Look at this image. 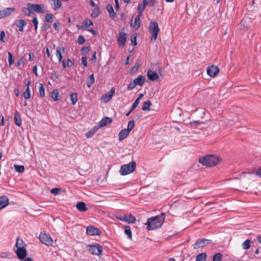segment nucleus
Masks as SVG:
<instances>
[{
  "mask_svg": "<svg viewBox=\"0 0 261 261\" xmlns=\"http://www.w3.org/2000/svg\"><path fill=\"white\" fill-rule=\"evenodd\" d=\"M24 63L23 59L22 58H20L17 63V66L19 67L21 65L23 64Z\"/></svg>",
  "mask_w": 261,
  "mask_h": 261,
  "instance_id": "e2e57ef3",
  "label": "nucleus"
},
{
  "mask_svg": "<svg viewBox=\"0 0 261 261\" xmlns=\"http://www.w3.org/2000/svg\"><path fill=\"white\" fill-rule=\"evenodd\" d=\"M65 53V48L64 47H58L56 48V56L59 62H61L63 59L62 54Z\"/></svg>",
  "mask_w": 261,
  "mask_h": 261,
  "instance_id": "f3484780",
  "label": "nucleus"
},
{
  "mask_svg": "<svg viewBox=\"0 0 261 261\" xmlns=\"http://www.w3.org/2000/svg\"><path fill=\"white\" fill-rule=\"evenodd\" d=\"M136 86V85L135 84V83L133 81L132 83H130L127 86V90H131L134 89Z\"/></svg>",
  "mask_w": 261,
  "mask_h": 261,
  "instance_id": "603ef678",
  "label": "nucleus"
},
{
  "mask_svg": "<svg viewBox=\"0 0 261 261\" xmlns=\"http://www.w3.org/2000/svg\"><path fill=\"white\" fill-rule=\"evenodd\" d=\"M107 9L109 13L110 16L112 18H114L116 16V14L114 11V9H113L112 5L111 4L108 5V6L107 7Z\"/></svg>",
  "mask_w": 261,
  "mask_h": 261,
  "instance_id": "a878e982",
  "label": "nucleus"
},
{
  "mask_svg": "<svg viewBox=\"0 0 261 261\" xmlns=\"http://www.w3.org/2000/svg\"><path fill=\"white\" fill-rule=\"evenodd\" d=\"M33 71L34 73L36 76H38V73H37V66L36 65H35V66H34L33 67Z\"/></svg>",
  "mask_w": 261,
  "mask_h": 261,
  "instance_id": "338daca9",
  "label": "nucleus"
},
{
  "mask_svg": "<svg viewBox=\"0 0 261 261\" xmlns=\"http://www.w3.org/2000/svg\"><path fill=\"white\" fill-rule=\"evenodd\" d=\"M39 85V94L41 97H44L45 96V89L43 85L40 83Z\"/></svg>",
  "mask_w": 261,
  "mask_h": 261,
  "instance_id": "c03bdc74",
  "label": "nucleus"
},
{
  "mask_svg": "<svg viewBox=\"0 0 261 261\" xmlns=\"http://www.w3.org/2000/svg\"><path fill=\"white\" fill-rule=\"evenodd\" d=\"M89 51V48L87 46L83 47L81 49V52L82 55L86 54Z\"/></svg>",
  "mask_w": 261,
  "mask_h": 261,
  "instance_id": "6e6d98bb",
  "label": "nucleus"
},
{
  "mask_svg": "<svg viewBox=\"0 0 261 261\" xmlns=\"http://www.w3.org/2000/svg\"><path fill=\"white\" fill-rule=\"evenodd\" d=\"M100 13V11L99 8L98 6H96L93 10L91 16L92 18H96L99 15Z\"/></svg>",
  "mask_w": 261,
  "mask_h": 261,
  "instance_id": "cd10ccee",
  "label": "nucleus"
},
{
  "mask_svg": "<svg viewBox=\"0 0 261 261\" xmlns=\"http://www.w3.org/2000/svg\"><path fill=\"white\" fill-rule=\"evenodd\" d=\"M6 36L5 32L4 31H2L0 33V40L4 42L5 41V37Z\"/></svg>",
  "mask_w": 261,
  "mask_h": 261,
  "instance_id": "864d4df0",
  "label": "nucleus"
},
{
  "mask_svg": "<svg viewBox=\"0 0 261 261\" xmlns=\"http://www.w3.org/2000/svg\"><path fill=\"white\" fill-rule=\"evenodd\" d=\"M95 79L94 77L93 74H91L88 79V81H87V85L88 87L90 88L91 85L94 83Z\"/></svg>",
  "mask_w": 261,
  "mask_h": 261,
  "instance_id": "72a5a7b5",
  "label": "nucleus"
},
{
  "mask_svg": "<svg viewBox=\"0 0 261 261\" xmlns=\"http://www.w3.org/2000/svg\"><path fill=\"white\" fill-rule=\"evenodd\" d=\"M87 233L91 236H99L101 231L97 228L90 226L87 228Z\"/></svg>",
  "mask_w": 261,
  "mask_h": 261,
  "instance_id": "f8f14e48",
  "label": "nucleus"
},
{
  "mask_svg": "<svg viewBox=\"0 0 261 261\" xmlns=\"http://www.w3.org/2000/svg\"><path fill=\"white\" fill-rule=\"evenodd\" d=\"M76 208L81 212H85L87 210L86 204L84 202H79L76 204Z\"/></svg>",
  "mask_w": 261,
  "mask_h": 261,
  "instance_id": "5701e85b",
  "label": "nucleus"
},
{
  "mask_svg": "<svg viewBox=\"0 0 261 261\" xmlns=\"http://www.w3.org/2000/svg\"><path fill=\"white\" fill-rule=\"evenodd\" d=\"M70 98L71 101V103L73 105H74L76 103L77 100V94L75 93L71 94L70 95Z\"/></svg>",
  "mask_w": 261,
  "mask_h": 261,
  "instance_id": "f704fd0d",
  "label": "nucleus"
},
{
  "mask_svg": "<svg viewBox=\"0 0 261 261\" xmlns=\"http://www.w3.org/2000/svg\"><path fill=\"white\" fill-rule=\"evenodd\" d=\"M16 24L17 27L18 28L19 31L23 32L24 31V27L26 25L27 23L25 20L19 19L16 21Z\"/></svg>",
  "mask_w": 261,
  "mask_h": 261,
  "instance_id": "412c9836",
  "label": "nucleus"
},
{
  "mask_svg": "<svg viewBox=\"0 0 261 261\" xmlns=\"http://www.w3.org/2000/svg\"><path fill=\"white\" fill-rule=\"evenodd\" d=\"M256 174L261 177V168L256 171Z\"/></svg>",
  "mask_w": 261,
  "mask_h": 261,
  "instance_id": "774afa93",
  "label": "nucleus"
},
{
  "mask_svg": "<svg viewBox=\"0 0 261 261\" xmlns=\"http://www.w3.org/2000/svg\"><path fill=\"white\" fill-rule=\"evenodd\" d=\"M165 220V214L162 213L155 217H152L148 219L145 225H147V228L149 230H154L161 227Z\"/></svg>",
  "mask_w": 261,
  "mask_h": 261,
  "instance_id": "f257e3e1",
  "label": "nucleus"
},
{
  "mask_svg": "<svg viewBox=\"0 0 261 261\" xmlns=\"http://www.w3.org/2000/svg\"><path fill=\"white\" fill-rule=\"evenodd\" d=\"M136 167V163L132 161L127 164L120 167L119 173L121 175L124 176L134 172Z\"/></svg>",
  "mask_w": 261,
  "mask_h": 261,
  "instance_id": "7ed1b4c3",
  "label": "nucleus"
},
{
  "mask_svg": "<svg viewBox=\"0 0 261 261\" xmlns=\"http://www.w3.org/2000/svg\"><path fill=\"white\" fill-rule=\"evenodd\" d=\"M15 246H16L17 249H18L19 248H24V242H23V240L21 239H17Z\"/></svg>",
  "mask_w": 261,
  "mask_h": 261,
  "instance_id": "c9c22d12",
  "label": "nucleus"
},
{
  "mask_svg": "<svg viewBox=\"0 0 261 261\" xmlns=\"http://www.w3.org/2000/svg\"><path fill=\"white\" fill-rule=\"evenodd\" d=\"M60 189L58 188H53L50 190V192L51 194L57 195L59 193Z\"/></svg>",
  "mask_w": 261,
  "mask_h": 261,
  "instance_id": "5fc2aeb1",
  "label": "nucleus"
},
{
  "mask_svg": "<svg viewBox=\"0 0 261 261\" xmlns=\"http://www.w3.org/2000/svg\"><path fill=\"white\" fill-rule=\"evenodd\" d=\"M207 74L212 77H214L219 72V69L217 66L212 65L206 70Z\"/></svg>",
  "mask_w": 261,
  "mask_h": 261,
  "instance_id": "9d476101",
  "label": "nucleus"
},
{
  "mask_svg": "<svg viewBox=\"0 0 261 261\" xmlns=\"http://www.w3.org/2000/svg\"><path fill=\"white\" fill-rule=\"evenodd\" d=\"M14 10L15 8H7L2 11L5 16L7 17L9 16Z\"/></svg>",
  "mask_w": 261,
  "mask_h": 261,
  "instance_id": "c85d7f7f",
  "label": "nucleus"
},
{
  "mask_svg": "<svg viewBox=\"0 0 261 261\" xmlns=\"http://www.w3.org/2000/svg\"><path fill=\"white\" fill-rule=\"evenodd\" d=\"M126 35L124 32H119L117 39L119 46H124L126 40Z\"/></svg>",
  "mask_w": 261,
  "mask_h": 261,
  "instance_id": "ddd939ff",
  "label": "nucleus"
},
{
  "mask_svg": "<svg viewBox=\"0 0 261 261\" xmlns=\"http://www.w3.org/2000/svg\"><path fill=\"white\" fill-rule=\"evenodd\" d=\"M115 90L114 88H112L111 90L109 92L106 93L102 96L101 100L104 102H108L110 101L111 100V99L112 98V97L115 93Z\"/></svg>",
  "mask_w": 261,
  "mask_h": 261,
  "instance_id": "9b49d317",
  "label": "nucleus"
},
{
  "mask_svg": "<svg viewBox=\"0 0 261 261\" xmlns=\"http://www.w3.org/2000/svg\"><path fill=\"white\" fill-rule=\"evenodd\" d=\"M129 132L126 129H122L119 133V140L122 141L127 137Z\"/></svg>",
  "mask_w": 261,
  "mask_h": 261,
  "instance_id": "b1692460",
  "label": "nucleus"
},
{
  "mask_svg": "<svg viewBox=\"0 0 261 261\" xmlns=\"http://www.w3.org/2000/svg\"><path fill=\"white\" fill-rule=\"evenodd\" d=\"M14 117L15 124L18 126H20L21 125V119L17 111L14 112Z\"/></svg>",
  "mask_w": 261,
  "mask_h": 261,
  "instance_id": "393cba45",
  "label": "nucleus"
},
{
  "mask_svg": "<svg viewBox=\"0 0 261 261\" xmlns=\"http://www.w3.org/2000/svg\"><path fill=\"white\" fill-rule=\"evenodd\" d=\"M59 22H55L54 24H53V26H54V29L56 30H59Z\"/></svg>",
  "mask_w": 261,
  "mask_h": 261,
  "instance_id": "69168bd1",
  "label": "nucleus"
},
{
  "mask_svg": "<svg viewBox=\"0 0 261 261\" xmlns=\"http://www.w3.org/2000/svg\"><path fill=\"white\" fill-rule=\"evenodd\" d=\"M146 81L145 76L142 75H139L137 78L135 79L133 81L136 85L140 86H142Z\"/></svg>",
  "mask_w": 261,
  "mask_h": 261,
  "instance_id": "a211bd4d",
  "label": "nucleus"
},
{
  "mask_svg": "<svg viewBox=\"0 0 261 261\" xmlns=\"http://www.w3.org/2000/svg\"><path fill=\"white\" fill-rule=\"evenodd\" d=\"M87 58L86 57H83L82 58V63L85 67L87 66Z\"/></svg>",
  "mask_w": 261,
  "mask_h": 261,
  "instance_id": "13d9d810",
  "label": "nucleus"
},
{
  "mask_svg": "<svg viewBox=\"0 0 261 261\" xmlns=\"http://www.w3.org/2000/svg\"><path fill=\"white\" fill-rule=\"evenodd\" d=\"M83 24L85 28H88L90 25L93 24V22L92 20L89 19H87L83 22Z\"/></svg>",
  "mask_w": 261,
  "mask_h": 261,
  "instance_id": "79ce46f5",
  "label": "nucleus"
},
{
  "mask_svg": "<svg viewBox=\"0 0 261 261\" xmlns=\"http://www.w3.org/2000/svg\"><path fill=\"white\" fill-rule=\"evenodd\" d=\"M14 168L16 172L19 173H22L24 171V167L23 165H14Z\"/></svg>",
  "mask_w": 261,
  "mask_h": 261,
  "instance_id": "473e14b6",
  "label": "nucleus"
},
{
  "mask_svg": "<svg viewBox=\"0 0 261 261\" xmlns=\"http://www.w3.org/2000/svg\"><path fill=\"white\" fill-rule=\"evenodd\" d=\"M141 16H139V14H138V16L135 18L134 23H133V26L134 28H138L140 27V17Z\"/></svg>",
  "mask_w": 261,
  "mask_h": 261,
  "instance_id": "7c9ffc66",
  "label": "nucleus"
},
{
  "mask_svg": "<svg viewBox=\"0 0 261 261\" xmlns=\"http://www.w3.org/2000/svg\"><path fill=\"white\" fill-rule=\"evenodd\" d=\"M29 6H31V9L32 12H35L39 13H43L45 12V9L44 8L43 6L40 4H33L29 3Z\"/></svg>",
  "mask_w": 261,
  "mask_h": 261,
  "instance_id": "1a4fd4ad",
  "label": "nucleus"
},
{
  "mask_svg": "<svg viewBox=\"0 0 261 261\" xmlns=\"http://www.w3.org/2000/svg\"><path fill=\"white\" fill-rule=\"evenodd\" d=\"M222 258V255L220 253L215 254L213 257V261H220Z\"/></svg>",
  "mask_w": 261,
  "mask_h": 261,
  "instance_id": "a18cd8bd",
  "label": "nucleus"
},
{
  "mask_svg": "<svg viewBox=\"0 0 261 261\" xmlns=\"http://www.w3.org/2000/svg\"><path fill=\"white\" fill-rule=\"evenodd\" d=\"M137 37L136 36H134V37H131V41H132V44H133V45L135 46L137 44Z\"/></svg>",
  "mask_w": 261,
  "mask_h": 261,
  "instance_id": "680f3d73",
  "label": "nucleus"
},
{
  "mask_svg": "<svg viewBox=\"0 0 261 261\" xmlns=\"http://www.w3.org/2000/svg\"><path fill=\"white\" fill-rule=\"evenodd\" d=\"M250 247V240H246L242 244V247L245 250L248 249Z\"/></svg>",
  "mask_w": 261,
  "mask_h": 261,
  "instance_id": "e433bc0d",
  "label": "nucleus"
},
{
  "mask_svg": "<svg viewBox=\"0 0 261 261\" xmlns=\"http://www.w3.org/2000/svg\"><path fill=\"white\" fill-rule=\"evenodd\" d=\"M135 126V122L134 121L132 120H130L127 124V128L126 129V130H128L129 132H130L131 130L133 129Z\"/></svg>",
  "mask_w": 261,
  "mask_h": 261,
  "instance_id": "ea45409f",
  "label": "nucleus"
},
{
  "mask_svg": "<svg viewBox=\"0 0 261 261\" xmlns=\"http://www.w3.org/2000/svg\"><path fill=\"white\" fill-rule=\"evenodd\" d=\"M8 62L9 65H12L14 63V60L13 59V55L10 52H8Z\"/></svg>",
  "mask_w": 261,
  "mask_h": 261,
  "instance_id": "49530a36",
  "label": "nucleus"
},
{
  "mask_svg": "<svg viewBox=\"0 0 261 261\" xmlns=\"http://www.w3.org/2000/svg\"><path fill=\"white\" fill-rule=\"evenodd\" d=\"M151 105V103L150 101H145L143 103V106L142 108L143 111H149L150 110V107Z\"/></svg>",
  "mask_w": 261,
  "mask_h": 261,
  "instance_id": "2f4dec72",
  "label": "nucleus"
},
{
  "mask_svg": "<svg viewBox=\"0 0 261 261\" xmlns=\"http://www.w3.org/2000/svg\"><path fill=\"white\" fill-rule=\"evenodd\" d=\"M147 5L151 7L154 6L155 5V0H149Z\"/></svg>",
  "mask_w": 261,
  "mask_h": 261,
  "instance_id": "052dcab7",
  "label": "nucleus"
},
{
  "mask_svg": "<svg viewBox=\"0 0 261 261\" xmlns=\"http://www.w3.org/2000/svg\"><path fill=\"white\" fill-rule=\"evenodd\" d=\"M220 161L221 159L215 155H207L199 159V163L207 167L215 166Z\"/></svg>",
  "mask_w": 261,
  "mask_h": 261,
  "instance_id": "f03ea898",
  "label": "nucleus"
},
{
  "mask_svg": "<svg viewBox=\"0 0 261 261\" xmlns=\"http://www.w3.org/2000/svg\"><path fill=\"white\" fill-rule=\"evenodd\" d=\"M39 240L41 242L47 246L51 245L53 243V240L49 233H41Z\"/></svg>",
  "mask_w": 261,
  "mask_h": 261,
  "instance_id": "423d86ee",
  "label": "nucleus"
},
{
  "mask_svg": "<svg viewBox=\"0 0 261 261\" xmlns=\"http://www.w3.org/2000/svg\"><path fill=\"white\" fill-rule=\"evenodd\" d=\"M32 22H33V24L34 25L35 31H37V28H38V21L37 18L36 17L33 18V19L32 20Z\"/></svg>",
  "mask_w": 261,
  "mask_h": 261,
  "instance_id": "8fccbe9b",
  "label": "nucleus"
},
{
  "mask_svg": "<svg viewBox=\"0 0 261 261\" xmlns=\"http://www.w3.org/2000/svg\"><path fill=\"white\" fill-rule=\"evenodd\" d=\"M16 253L20 259H24L27 254L26 249L25 248H19L16 249Z\"/></svg>",
  "mask_w": 261,
  "mask_h": 261,
  "instance_id": "4468645a",
  "label": "nucleus"
},
{
  "mask_svg": "<svg viewBox=\"0 0 261 261\" xmlns=\"http://www.w3.org/2000/svg\"><path fill=\"white\" fill-rule=\"evenodd\" d=\"M139 102L140 101H138V99H136L135 100L134 102L133 103L131 107L130 112H133L136 108V107L138 106Z\"/></svg>",
  "mask_w": 261,
  "mask_h": 261,
  "instance_id": "de8ad7c7",
  "label": "nucleus"
},
{
  "mask_svg": "<svg viewBox=\"0 0 261 261\" xmlns=\"http://www.w3.org/2000/svg\"><path fill=\"white\" fill-rule=\"evenodd\" d=\"M149 32L152 34L151 40H155L158 37V33L160 31L158 24L156 22L153 21L150 23Z\"/></svg>",
  "mask_w": 261,
  "mask_h": 261,
  "instance_id": "20e7f679",
  "label": "nucleus"
},
{
  "mask_svg": "<svg viewBox=\"0 0 261 261\" xmlns=\"http://www.w3.org/2000/svg\"><path fill=\"white\" fill-rule=\"evenodd\" d=\"M124 231L125 234L127 236L129 239H132V231L130 230V227L128 226H126L124 227Z\"/></svg>",
  "mask_w": 261,
  "mask_h": 261,
  "instance_id": "58836bf2",
  "label": "nucleus"
},
{
  "mask_svg": "<svg viewBox=\"0 0 261 261\" xmlns=\"http://www.w3.org/2000/svg\"><path fill=\"white\" fill-rule=\"evenodd\" d=\"M9 204V199L7 196H0V210L5 208Z\"/></svg>",
  "mask_w": 261,
  "mask_h": 261,
  "instance_id": "2eb2a0df",
  "label": "nucleus"
},
{
  "mask_svg": "<svg viewBox=\"0 0 261 261\" xmlns=\"http://www.w3.org/2000/svg\"><path fill=\"white\" fill-rule=\"evenodd\" d=\"M85 41V39L82 35H80L79 36V38L77 39V42L79 44L81 45V44H84Z\"/></svg>",
  "mask_w": 261,
  "mask_h": 261,
  "instance_id": "3c124183",
  "label": "nucleus"
},
{
  "mask_svg": "<svg viewBox=\"0 0 261 261\" xmlns=\"http://www.w3.org/2000/svg\"><path fill=\"white\" fill-rule=\"evenodd\" d=\"M206 258V254L205 253H201L197 255L196 261H205Z\"/></svg>",
  "mask_w": 261,
  "mask_h": 261,
  "instance_id": "c756f323",
  "label": "nucleus"
},
{
  "mask_svg": "<svg viewBox=\"0 0 261 261\" xmlns=\"http://www.w3.org/2000/svg\"><path fill=\"white\" fill-rule=\"evenodd\" d=\"M31 6H29V3L27 4V7H24L22 9V12L24 13V14L27 16H30L33 12L32 10L31 9Z\"/></svg>",
  "mask_w": 261,
  "mask_h": 261,
  "instance_id": "bb28decb",
  "label": "nucleus"
},
{
  "mask_svg": "<svg viewBox=\"0 0 261 261\" xmlns=\"http://www.w3.org/2000/svg\"><path fill=\"white\" fill-rule=\"evenodd\" d=\"M111 118L106 117L102 119L99 123V125L100 127H103L104 126L107 125V124H110L112 122Z\"/></svg>",
  "mask_w": 261,
  "mask_h": 261,
  "instance_id": "4be33fe9",
  "label": "nucleus"
},
{
  "mask_svg": "<svg viewBox=\"0 0 261 261\" xmlns=\"http://www.w3.org/2000/svg\"><path fill=\"white\" fill-rule=\"evenodd\" d=\"M116 218L121 221L132 224L134 223L136 221L135 217L131 214L116 216Z\"/></svg>",
  "mask_w": 261,
  "mask_h": 261,
  "instance_id": "0eeeda50",
  "label": "nucleus"
},
{
  "mask_svg": "<svg viewBox=\"0 0 261 261\" xmlns=\"http://www.w3.org/2000/svg\"><path fill=\"white\" fill-rule=\"evenodd\" d=\"M148 79L150 81H155L159 78V75L156 72L151 70H148L147 73Z\"/></svg>",
  "mask_w": 261,
  "mask_h": 261,
  "instance_id": "6ab92c4d",
  "label": "nucleus"
},
{
  "mask_svg": "<svg viewBox=\"0 0 261 261\" xmlns=\"http://www.w3.org/2000/svg\"><path fill=\"white\" fill-rule=\"evenodd\" d=\"M96 133V130L95 129H93V130H90V131H89L88 132L86 135V137L88 138H91L93 135L94 134Z\"/></svg>",
  "mask_w": 261,
  "mask_h": 261,
  "instance_id": "09e8293b",
  "label": "nucleus"
},
{
  "mask_svg": "<svg viewBox=\"0 0 261 261\" xmlns=\"http://www.w3.org/2000/svg\"><path fill=\"white\" fill-rule=\"evenodd\" d=\"M23 96L25 99H29L30 98L31 93L29 87H27V89L23 94Z\"/></svg>",
  "mask_w": 261,
  "mask_h": 261,
  "instance_id": "a19ab883",
  "label": "nucleus"
},
{
  "mask_svg": "<svg viewBox=\"0 0 261 261\" xmlns=\"http://www.w3.org/2000/svg\"><path fill=\"white\" fill-rule=\"evenodd\" d=\"M48 2L55 10L59 9L61 7L62 3L60 0H48Z\"/></svg>",
  "mask_w": 261,
  "mask_h": 261,
  "instance_id": "dca6fc26",
  "label": "nucleus"
},
{
  "mask_svg": "<svg viewBox=\"0 0 261 261\" xmlns=\"http://www.w3.org/2000/svg\"><path fill=\"white\" fill-rule=\"evenodd\" d=\"M89 252L95 255H99L102 251V247L98 244L89 245L87 246Z\"/></svg>",
  "mask_w": 261,
  "mask_h": 261,
  "instance_id": "39448f33",
  "label": "nucleus"
},
{
  "mask_svg": "<svg viewBox=\"0 0 261 261\" xmlns=\"http://www.w3.org/2000/svg\"><path fill=\"white\" fill-rule=\"evenodd\" d=\"M147 5V0H143L142 4H139L138 6V11L139 16H141L143 11L144 10L146 6Z\"/></svg>",
  "mask_w": 261,
  "mask_h": 261,
  "instance_id": "aec40b11",
  "label": "nucleus"
},
{
  "mask_svg": "<svg viewBox=\"0 0 261 261\" xmlns=\"http://www.w3.org/2000/svg\"><path fill=\"white\" fill-rule=\"evenodd\" d=\"M211 242V240L205 239H198L196 241L195 243L194 244V248L195 249H198L201 247H203L205 246L209 243Z\"/></svg>",
  "mask_w": 261,
  "mask_h": 261,
  "instance_id": "6e6552de",
  "label": "nucleus"
},
{
  "mask_svg": "<svg viewBox=\"0 0 261 261\" xmlns=\"http://www.w3.org/2000/svg\"><path fill=\"white\" fill-rule=\"evenodd\" d=\"M50 25L46 23L43 24L42 29L44 31H46L49 29Z\"/></svg>",
  "mask_w": 261,
  "mask_h": 261,
  "instance_id": "bf43d9fd",
  "label": "nucleus"
},
{
  "mask_svg": "<svg viewBox=\"0 0 261 261\" xmlns=\"http://www.w3.org/2000/svg\"><path fill=\"white\" fill-rule=\"evenodd\" d=\"M73 65V62L70 59H68L67 61V65L68 67H72Z\"/></svg>",
  "mask_w": 261,
  "mask_h": 261,
  "instance_id": "0e129e2a",
  "label": "nucleus"
},
{
  "mask_svg": "<svg viewBox=\"0 0 261 261\" xmlns=\"http://www.w3.org/2000/svg\"><path fill=\"white\" fill-rule=\"evenodd\" d=\"M54 16L51 13H48L46 15L45 20L47 22H51L53 20Z\"/></svg>",
  "mask_w": 261,
  "mask_h": 261,
  "instance_id": "37998d69",
  "label": "nucleus"
},
{
  "mask_svg": "<svg viewBox=\"0 0 261 261\" xmlns=\"http://www.w3.org/2000/svg\"><path fill=\"white\" fill-rule=\"evenodd\" d=\"M140 64L139 62H136L135 66L132 68V70L133 71H136L140 67Z\"/></svg>",
  "mask_w": 261,
  "mask_h": 261,
  "instance_id": "4d7b16f0",
  "label": "nucleus"
},
{
  "mask_svg": "<svg viewBox=\"0 0 261 261\" xmlns=\"http://www.w3.org/2000/svg\"><path fill=\"white\" fill-rule=\"evenodd\" d=\"M59 92L58 90L55 89L51 93V97L55 100L57 101L58 100Z\"/></svg>",
  "mask_w": 261,
  "mask_h": 261,
  "instance_id": "4c0bfd02",
  "label": "nucleus"
}]
</instances>
